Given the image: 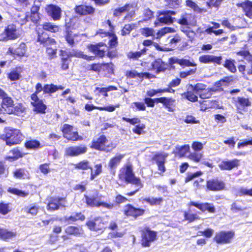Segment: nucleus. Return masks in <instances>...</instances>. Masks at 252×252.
I'll use <instances>...</instances> for the list:
<instances>
[{
  "mask_svg": "<svg viewBox=\"0 0 252 252\" xmlns=\"http://www.w3.org/2000/svg\"><path fill=\"white\" fill-rule=\"evenodd\" d=\"M42 0H34L33 4L31 9V13H39V10L41 6Z\"/></svg>",
  "mask_w": 252,
  "mask_h": 252,
  "instance_id": "obj_46",
  "label": "nucleus"
},
{
  "mask_svg": "<svg viewBox=\"0 0 252 252\" xmlns=\"http://www.w3.org/2000/svg\"><path fill=\"white\" fill-rule=\"evenodd\" d=\"M75 11L79 15L91 14L94 12V9L90 6L85 5H77L75 8Z\"/></svg>",
  "mask_w": 252,
  "mask_h": 252,
  "instance_id": "obj_23",
  "label": "nucleus"
},
{
  "mask_svg": "<svg viewBox=\"0 0 252 252\" xmlns=\"http://www.w3.org/2000/svg\"><path fill=\"white\" fill-rule=\"evenodd\" d=\"M185 95L187 99L190 101L195 102L197 101L198 97L193 92L188 91L187 93L185 94Z\"/></svg>",
  "mask_w": 252,
  "mask_h": 252,
  "instance_id": "obj_59",
  "label": "nucleus"
},
{
  "mask_svg": "<svg viewBox=\"0 0 252 252\" xmlns=\"http://www.w3.org/2000/svg\"><path fill=\"white\" fill-rule=\"evenodd\" d=\"M221 60V56H216L213 55H203L199 58V62L203 63H216L220 64Z\"/></svg>",
  "mask_w": 252,
  "mask_h": 252,
  "instance_id": "obj_15",
  "label": "nucleus"
},
{
  "mask_svg": "<svg viewBox=\"0 0 252 252\" xmlns=\"http://www.w3.org/2000/svg\"><path fill=\"white\" fill-rule=\"evenodd\" d=\"M173 63H178L181 65H185L187 66H195L196 65L195 63H192L189 60L186 59H173Z\"/></svg>",
  "mask_w": 252,
  "mask_h": 252,
  "instance_id": "obj_42",
  "label": "nucleus"
},
{
  "mask_svg": "<svg viewBox=\"0 0 252 252\" xmlns=\"http://www.w3.org/2000/svg\"><path fill=\"white\" fill-rule=\"evenodd\" d=\"M66 201L64 198H52L48 204L47 209L51 211H55L60 207L66 206Z\"/></svg>",
  "mask_w": 252,
  "mask_h": 252,
  "instance_id": "obj_12",
  "label": "nucleus"
},
{
  "mask_svg": "<svg viewBox=\"0 0 252 252\" xmlns=\"http://www.w3.org/2000/svg\"><path fill=\"white\" fill-rule=\"evenodd\" d=\"M167 156L168 155L165 153H160L156 155L153 158V159L156 161L159 174L160 175H162L166 170L164 163Z\"/></svg>",
  "mask_w": 252,
  "mask_h": 252,
  "instance_id": "obj_10",
  "label": "nucleus"
},
{
  "mask_svg": "<svg viewBox=\"0 0 252 252\" xmlns=\"http://www.w3.org/2000/svg\"><path fill=\"white\" fill-rule=\"evenodd\" d=\"M42 28L44 30L49 32H58L61 30L59 27L50 22L44 23Z\"/></svg>",
  "mask_w": 252,
  "mask_h": 252,
  "instance_id": "obj_35",
  "label": "nucleus"
},
{
  "mask_svg": "<svg viewBox=\"0 0 252 252\" xmlns=\"http://www.w3.org/2000/svg\"><path fill=\"white\" fill-rule=\"evenodd\" d=\"M67 57H74L77 58H82L87 61H93L94 60L95 57L92 56H89L87 55H85L83 53L79 50H72L69 52V54L67 55Z\"/></svg>",
  "mask_w": 252,
  "mask_h": 252,
  "instance_id": "obj_25",
  "label": "nucleus"
},
{
  "mask_svg": "<svg viewBox=\"0 0 252 252\" xmlns=\"http://www.w3.org/2000/svg\"><path fill=\"white\" fill-rule=\"evenodd\" d=\"M203 157V154L202 153L194 151L190 153L187 158L193 162L198 163L201 161Z\"/></svg>",
  "mask_w": 252,
  "mask_h": 252,
  "instance_id": "obj_32",
  "label": "nucleus"
},
{
  "mask_svg": "<svg viewBox=\"0 0 252 252\" xmlns=\"http://www.w3.org/2000/svg\"><path fill=\"white\" fill-rule=\"evenodd\" d=\"M13 174L14 176L18 179H24L27 178L29 175L28 172L23 168L16 169Z\"/></svg>",
  "mask_w": 252,
  "mask_h": 252,
  "instance_id": "obj_40",
  "label": "nucleus"
},
{
  "mask_svg": "<svg viewBox=\"0 0 252 252\" xmlns=\"http://www.w3.org/2000/svg\"><path fill=\"white\" fill-rule=\"evenodd\" d=\"M145 128V125L144 124H139L132 129V131L136 134L140 135L144 133V129Z\"/></svg>",
  "mask_w": 252,
  "mask_h": 252,
  "instance_id": "obj_50",
  "label": "nucleus"
},
{
  "mask_svg": "<svg viewBox=\"0 0 252 252\" xmlns=\"http://www.w3.org/2000/svg\"><path fill=\"white\" fill-rule=\"evenodd\" d=\"M144 211L143 209L136 208L129 204L126 205L124 209V214L126 216L135 218L142 215Z\"/></svg>",
  "mask_w": 252,
  "mask_h": 252,
  "instance_id": "obj_13",
  "label": "nucleus"
},
{
  "mask_svg": "<svg viewBox=\"0 0 252 252\" xmlns=\"http://www.w3.org/2000/svg\"><path fill=\"white\" fill-rule=\"evenodd\" d=\"M184 217L186 220L189 222H192L196 220L199 219V217L196 214H192L187 212H184Z\"/></svg>",
  "mask_w": 252,
  "mask_h": 252,
  "instance_id": "obj_48",
  "label": "nucleus"
},
{
  "mask_svg": "<svg viewBox=\"0 0 252 252\" xmlns=\"http://www.w3.org/2000/svg\"><path fill=\"white\" fill-rule=\"evenodd\" d=\"M10 154H12V155H10L7 157L9 159L15 160L21 157V154L18 150H13L10 152Z\"/></svg>",
  "mask_w": 252,
  "mask_h": 252,
  "instance_id": "obj_61",
  "label": "nucleus"
},
{
  "mask_svg": "<svg viewBox=\"0 0 252 252\" xmlns=\"http://www.w3.org/2000/svg\"><path fill=\"white\" fill-rule=\"evenodd\" d=\"M238 194L240 196L246 195L252 196V188L248 189L242 187L239 189Z\"/></svg>",
  "mask_w": 252,
  "mask_h": 252,
  "instance_id": "obj_57",
  "label": "nucleus"
},
{
  "mask_svg": "<svg viewBox=\"0 0 252 252\" xmlns=\"http://www.w3.org/2000/svg\"><path fill=\"white\" fill-rule=\"evenodd\" d=\"M239 165V160L234 159L232 160H223L219 164V167L221 170H230L234 168L237 167Z\"/></svg>",
  "mask_w": 252,
  "mask_h": 252,
  "instance_id": "obj_19",
  "label": "nucleus"
},
{
  "mask_svg": "<svg viewBox=\"0 0 252 252\" xmlns=\"http://www.w3.org/2000/svg\"><path fill=\"white\" fill-rule=\"evenodd\" d=\"M191 147L195 152H198L203 149V144L201 142L195 141L192 143Z\"/></svg>",
  "mask_w": 252,
  "mask_h": 252,
  "instance_id": "obj_62",
  "label": "nucleus"
},
{
  "mask_svg": "<svg viewBox=\"0 0 252 252\" xmlns=\"http://www.w3.org/2000/svg\"><path fill=\"white\" fill-rule=\"evenodd\" d=\"M6 144L9 146L18 144L23 140V135L19 130L16 129H7L5 135L3 138Z\"/></svg>",
  "mask_w": 252,
  "mask_h": 252,
  "instance_id": "obj_3",
  "label": "nucleus"
},
{
  "mask_svg": "<svg viewBox=\"0 0 252 252\" xmlns=\"http://www.w3.org/2000/svg\"><path fill=\"white\" fill-rule=\"evenodd\" d=\"M102 167L101 164H98L94 166V170L91 167V173L90 178L91 180H94L96 176L102 172Z\"/></svg>",
  "mask_w": 252,
  "mask_h": 252,
  "instance_id": "obj_37",
  "label": "nucleus"
},
{
  "mask_svg": "<svg viewBox=\"0 0 252 252\" xmlns=\"http://www.w3.org/2000/svg\"><path fill=\"white\" fill-rule=\"evenodd\" d=\"M117 90V89L116 87L112 86H109L107 88H100L97 87L96 88V90L98 91L99 93H104V96H108V94L107 93L108 92L113 91V90Z\"/></svg>",
  "mask_w": 252,
  "mask_h": 252,
  "instance_id": "obj_54",
  "label": "nucleus"
},
{
  "mask_svg": "<svg viewBox=\"0 0 252 252\" xmlns=\"http://www.w3.org/2000/svg\"><path fill=\"white\" fill-rule=\"evenodd\" d=\"M86 225L90 230L94 231L102 230L104 228L102 220L100 218H96L94 220L88 221Z\"/></svg>",
  "mask_w": 252,
  "mask_h": 252,
  "instance_id": "obj_16",
  "label": "nucleus"
},
{
  "mask_svg": "<svg viewBox=\"0 0 252 252\" xmlns=\"http://www.w3.org/2000/svg\"><path fill=\"white\" fill-rule=\"evenodd\" d=\"M56 85L53 84L46 85L43 87V92L45 93H53L56 91Z\"/></svg>",
  "mask_w": 252,
  "mask_h": 252,
  "instance_id": "obj_58",
  "label": "nucleus"
},
{
  "mask_svg": "<svg viewBox=\"0 0 252 252\" xmlns=\"http://www.w3.org/2000/svg\"><path fill=\"white\" fill-rule=\"evenodd\" d=\"M124 157L125 155L124 154H117L109 161L108 163V168L111 170H115Z\"/></svg>",
  "mask_w": 252,
  "mask_h": 252,
  "instance_id": "obj_22",
  "label": "nucleus"
},
{
  "mask_svg": "<svg viewBox=\"0 0 252 252\" xmlns=\"http://www.w3.org/2000/svg\"><path fill=\"white\" fill-rule=\"evenodd\" d=\"M206 85L203 83H197L195 85L193 86L190 85L189 87L190 89L192 90L196 94L199 95L200 93L203 91Z\"/></svg>",
  "mask_w": 252,
  "mask_h": 252,
  "instance_id": "obj_41",
  "label": "nucleus"
},
{
  "mask_svg": "<svg viewBox=\"0 0 252 252\" xmlns=\"http://www.w3.org/2000/svg\"><path fill=\"white\" fill-rule=\"evenodd\" d=\"M62 130L64 136L69 135L72 131V126L68 124H64L62 127Z\"/></svg>",
  "mask_w": 252,
  "mask_h": 252,
  "instance_id": "obj_60",
  "label": "nucleus"
},
{
  "mask_svg": "<svg viewBox=\"0 0 252 252\" xmlns=\"http://www.w3.org/2000/svg\"><path fill=\"white\" fill-rule=\"evenodd\" d=\"M146 49L144 48L140 51L135 52H130L128 53L127 57L129 58L136 60L138 58L140 57L142 55L144 54L146 52Z\"/></svg>",
  "mask_w": 252,
  "mask_h": 252,
  "instance_id": "obj_45",
  "label": "nucleus"
},
{
  "mask_svg": "<svg viewBox=\"0 0 252 252\" xmlns=\"http://www.w3.org/2000/svg\"><path fill=\"white\" fill-rule=\"evenodd\" d=\"M119 179L123 182L131 183L135 186L136 189L134 191L126 194L128 196L133 195L143 187L140 179L135 176L132 165L129 164H126L120 170Z\"/></svg>",
  "mask_w": 252,
  "mask_h": 252,
  "instance_id": "obj_1",
  "label": "nucleus"
},
{
  "mask_svg": "<svg viewBox=\"0 0 252 252\" xmlns=\"http://www.w3.org/2000/svg\"><path fill=\"white\" fill-rule=\"evenodd\" d=\"M12 107V112H9L8 114L22 116L25 113L26 108L22 103H14Z\"/></svg>",
  "mask_w": 252,
  "mask_h": 252,
  "instance_id": "obj_28",
  "label": "nucleus"
},
{
  "mask_svg": "<svg viewBox=\"0 0 252 252\" xmlns=\"http://www.w3.org/2000/svg\"><path fill=\"white\" fill-rule=\"evenodd\" d=\"M18 37L15 32H2L0 35V41L15 39Z\"/></svg>",
  "mask_w": 252,
  "mask_h": 252,
  "instance_id": "obj_36",
  "label": "nucleus"
},
{
  "mask_svg": "<svg viewBox=\"0 0 252 252\" xmlns=\"http://www.w3.org/2000/svg\"><path fill=\"white\" fill-rule=\"evenodd\" d=\"M98 192L95 190L92 195H85L86 204L91 207H102L103 208L111 210L114 207V204L111 202H106L98 199Z\"/></svg>",
  "mask_w": 252,
  "mask_h": 252,
  "instance_id": "obj_2",
  "label": "nucleus"
},
{
  "mask_svg": "<svg viewBox=\"0 0 252 252\" xmlns=\"http://www.w3.org/2000/svg\"><path fill=\"white\" fill-rule=\"evenodd\" d=\"M225 187L224 183L218 179H212L207 182V188L212 191H218L223 189Z\"/></svg>",
  "mask_w": 252,
  "mask_h": 252,
  "instance_id": "obj_17",
  "label": "nucleus"
},
{
  "mask_svg": "<svg viewBox=\"0 0 252 252\" xmlns=\"http://www.w3.org/2000/svg\"><path fill=\"white\" fill-rule=\"evenodd\" d=\"M191 15L189 14H185L181 16L178 20V23L184 28H188L190 22Z\"/></svg>",
  "mask_w": 252,
  "mask_h": 252,
  "instance_id": "obj_33",
  "label": "nucleus"
},
{
  "mask_svg": "<svg viewBox=\"0 0 252 252\" xmlns=\"http://www.w3.org/2000/svg\"><path fill=\"white\" fill-rule=\"evenodd\" d=\"M65 233L68 235H78L83 233V231L81 227L70 226L65 229Z\"/></svg>",
  "mask_w": 252,
  "mask_h": 252,
  "instance_id": "obj_30",
  "label": "nucleus"
},
{
  "mask_svg": "<svg viewBox=\"0 0 252 252\" xmlns=\"http://www.w3.org/2000/svg\"><path fill=\"white\" fill-rule=\"evenodd\" d=\"M87 48L89 51L99 57L104 56L107 48L106 46L102 42L96 44H90Z\"/></svg>",
  "mask_w": 252,
  "mask_h": 252,
  "instance_id": "obj_9",
  "label": "nucleus"
},
{
  "mask_svg": "<svg viewBox=\"0 0 252 252\" xmlns=\"http://www.w3.org/2000/svg\"><path fill=\"white\" fill-rule=\"evenodd\" d=\"M166 5L170 8L178 7L181 2V0H164Z\"/></svg>",
  "mask_w": 252,
  "mask_h": 252,
  "instance_id": "obj_53",
  "label": "nucleus"
},
{
  "mask_svg": "<svg viewBox=\"0 0 252 252\" xmlns=\"http://www.w3.org/2000/svg\"><path fill=\"white\" fill-rule=\"evenodd\" d=\"M212 89L205 87V89L199 95L202 99H206L210 97L212 95Z\"/></svg>",
  "mask_w": 252,
  "mask_h": 252,
  "instance_id": "obj_49",
  "label": "nucleus"
},
{
  "mask_svg": "<svg viewBox=\"0 0 252 252\" xmlns=\"http://www.w3.org/2000/svg\"><path fill=\"white\" fill-rule=\"evenodd\" d=\"M26 52V46L25 43L20 44L18 48L14 50L12 48H9L7 52L8 54L16 55L18 56H23Z\"/></svg>",
  "mask_w": 252,
  "mask_h": 252,
  "instance_id": "obj_26",
  "label": "nucleus"
},
{
  "mask_svg": "<svg viewBox=\"0 0 252 252\" xmlns=\"http://www.w3.org/2000/svg\"><path fill=\"white\" fill-rule=\"evenodd\" d=\"M46 10L49 16H51L53 20H58L61 18V9L59 6L49 4L46 7Z\"/></svg>",
  "mask_w": 252,
  "mask_h": 252,
  "instance_id": "obj_14",
  "label": "nucleus"
},
{
  "mask_svg": "<svg viewBox=\"0 0 252 252\" xmlns=\"http://www.w3.org/2000/svg\"><path fill=\"white\" fill-rule=\"evenodd\" d=\"M234 236V232L230 231H220L217 233L215 240L218 244H227L231 242Z\"/></svg>",
  "mask_w": 252,
  "mask_h": 252,
  "instance_id": "obj_7",
  "label": "nucleus"
},
{
  "mask_svg": "<svg viewBox=\"0 0 252 252\" xmlns=\"http://www.w3.org/2000/svg\"><path fill=\"white\" fill-rule=\"evenodd\" d=\"M175 12L171 10H163L159 12L158 20L156 21V26H160L163 24H168L173 22L172 15H175Z\"/></svg>",
  "mask_w": 252,
  "mask_h": 252,
  "instance_id": "obj_4",
  "label": "nucleus"
},
{
  "mask_svg": "<svg viewBox=\"0 0 252 252\" xmlns=\"http://www.w3.org/2000/svg\"><path fill=\"white\" fill-rule=\"evenodd\" d=\"M38 40L41 43H44L47 45L49 43L52 44L55 42L54 39L49 37L47 32H39Z\"/></svg>",
  "mask_w": 252,
  "mask_h": 252,
  "instance_id": "obj_29",
  "label": "nucleus"
},
{
  "mask_svg": "<svg viewBox=\"0 0 252 252\" xmlns=\"http://www.w3.org/2000/svg\"><path fill=\"white\" fill-rule=\"evenodd\" d=\"M40 143L36 140H30L25 143V146L28 149H35L38 148Z\"/></svg>",
  "mask_w": 252,
  "mask_h": 252,
  "instance_id": "obj_52",
  "label": "nucleus"
},
{
  "mask_svg": "<svg viewBox=\"0 0 252 252\" xmlns=\"http://www.w3.org/2000/svg\"><path fill=\"white\" fill-rule=\"evenodd\" d=\"M75 166L76 168L82 170H87L91 168L89 162L87 160L81 161Z\"/></svg>",
  "mask_w": 252,
  "mask_h": 252,
  "instance_id": "obj_51",
  "label": "nucleus"
},
{
  "mask_svg": "<svg viewBox=\"0 0 252 252\" xmlns=\"http://www.w3.org/2000/svg\"><path fill=\"white\" fill-rule=\"evenodd\" d=\"M131 8H133L132 5L126 4L123 7L115 9L114 12V15L116 16H119L122 13L130 11Z\"/></svg>",
  "mask_w": 252,
  "mask_h": 252,
  "instance_id": "obj_43",
  "label": "nucleus"
},
{
  "mask_svg": "<svg viewBox=\"0 0 252 252\" xmlns=\"http://www.w3.org/2000/svg\"><path fill=\"white\" fill-rule=\"evenodd\" d=\"M64 137L69 140L77 141L82 140V137L78 135L77 132H71L70 134L64 136Z\"/></svg>",
  "mask_w": 252,
  "mask_h": 252,
  "instance_id": "obj_55",
  "label": "nucleus"
},
{
  "mask_svg": "<svg viewBox=\"0 0 252 252\" xmlns=\"http://www.w3.org/2000/svg\"><path fill=\"white\" fill-rule=\"evenodd\" d=\"M251 105V102L248 98L244 97H238L237 98L235 105L239 113H241V111L244 110L246 107H249Z\"/></svg>",
  "mask_w": 252,
  "mask_h": 252,
  "instance_id": "obj_20",
  "label": "nucleus"
},
{
  "mask_svg": "<svg viewBox=\"0 0 252 252\" xmlns=\"http://www.w3.org/2000/svg\"><path fill=\"white\" fill-rule=\"evenodd\" d=\"M31 104L33 106V110L38 113L45 114L47 106L43 101L40 99L36 94H32L31 96Z\"/></svg>",
  "mask_w": 252,
  "mask_h": 252,
  "instance_id": "obj_6",
  "label": "nucleus"
},
{
  "mask_svg": "<svg viewBox=\"0 0 252 252\" xmlns=\"http://www.w3.org/2000/svg\"><path fill=\"white\" fill-rule=\"evenodd\" d=\"M186 5L187 7L191 8L197 13H200L206 12V10L205 9L200 8L195 2L191 0H187L186 1Z\"/></svg>",
  "mask_w": 252,
  "mask_h": 252,
  "instance_id": "obj_31",
  "label": "nucleus"
},
{
  "mask_svg": "<svg viewBox=\"0 0 252 252\" xmlns=\"http://www.w3.org/2000/svg\"><path fill=\"white\" fill-rule=\"evenodd\" d=\"M224 66L226 67L231 72H235L236 71V68L234 64L233 61L230 60H227L225 61Z\"/></svg>",
  "mask_w": 252,
  "mask_h": 252,
  "instance_id": "obj_56",
  "label": "nucleus"
},
{
  "mask_svg": "<svg viewBox=\"0 0 252 252\" xmlns=\"http://www.w3.org/2000/svg\"><path fill=\"white\" fill-rule=\"evenodd\" d=\"M126 76L130 78H134L138 77L140 78H142L144 77H146L147 78H151V74L149 73H138L137 71L135 70H132L130 71H127L126 73Z\"/></svg>",
  "mask_w": 252,
  "mask_h": 252,
  "instance_id": "obj_27",
  "label": "nucleus"
},
{
  "mask_svg": "<svg viewBox=\"0 0 252 252\" xmlns=\"http://www.w3.org/2000/svg\"><path fill=\"white\" fill-rule=\"evenodd\" d=\"M8 191L12 194H16L21 197H25L28 195V192H26L16 188H9L8 189Z\"/></svg>",
  "mask_w": 252,
  "mask_h": 252,
  "instance_id": "obj_47",
  "label": "nucleus"
},
{
  "mask_svg": "<svg viewBox=\"0 0 252 252\" xmlns=\"http://www.w3.org/2000/svg\"><path fill=\"white\" fill-rule=\"evenodd\" d=\"M68 252H89L87 249L81 246H76Z\"/></svg>",
  "mask_w": 252,
  "mask_h": 252,
  "instance_id": "obj_64",
  "label": "nucleus"
},
{
  "mask_svg": "<svg viewBox=\"0 0 252 252\" xmlns=\"http://www.w3.org/2000/svg\"><path fill=\"white\" fill-rule=\"evenodd\" d=\"M10 211L8 204H0V213L5 215Z\"/></svg>",
  "mask_w": 252,
  "mask_h": 252,
  "instance_id": "obj_63",
  "label": "nucleus"
},
{
  "mask_svg": "<svg viewBox=\"0 0 252 252\" xmlns=\"http://www.w3.org/2000/svg\"><path fill=\"white\" fill-rule=\"evenodd\" d=\"M189 205L195 206L202 212L205 211H208L210 213H214L215 212V208L213 204L208 203H198L193 201H190Z\"/></svg>",
  "mask_w": 252,
  "mask_h": 252,
  "instance_id": "obj_21",
  "label": "nucleus"
},
{
  "mask_svg": "<svg viewBox=\"0 0 252 252\" xmlns=\"http://www.w3.org/2000/svg\"><path fill=\"white\" fill-rule=\"evenodd\" d=\"M107 142V139L105 136L102 135L99 136L96 140H94L91 146L92 148L96 150L104 151H108L109 145L106 146Z\"/></svg>",
  "mask_w": 252,
  "mask_h": 252,
  "instance_id": "obj_11",
  "label": "nucleus"
},
{
  "mask_svg": "<svg viewBox=\"0 0 252 252\" xmlns=\"http://www.w3.org/2000/svg\"><path fill=\"white\" fill-rule=\"evenodd\" d=\"M14 101L10 97L4 98L1 103V108L0 111L2 113L8 114L9 112H12V107L14 105Z\"/></svg>",
  "mask_w": 252,
  "mask_h": 252,
  "instance_id": "obj_18",
  "label": "nucleus"
},
{
  "mask_svg": "<svg viewBox=\"0 0 252 252\" xmlns=\"http://www.w3.org/2000/svg\"><path fill=\"white\" fill-rule=\"evenodd\" d=\"M157 237L156 232L146 228L142 235L141 244L143 247H150L151 244L156 240Z\"/></svg>",
  "mask_w": 252,
  "mask_h": 252,
  "instance_id": "obj_5",
  "label": "nucleus"
},
{
  "mask_svg": "<svg viewBox=\"0 0 252 252\" xmlns=\"http://www.w3.org/2000/svg\"><path fill=\"white\" fill-rule=\"evenodd\" d=\"M15 234L11 231H8L5 229H0V237L3 240L10 239L14 236Z\"/></svg>",
  "mask_w": 252,
  "mask_h": 252,
  "instance_id": "obj_44",
  "label": "nucleus"
},
{
  "mask_svg": "<svg viewBox=\"0 0 252 252\" xmlns=\"http://www.w3.org/2000/svg\"><path fill=\"white\" fill-rule=\"evenodd\" d=\"M87 151V148L85 145L71 146L65 148L64 155L68 157H77L86 153Z\"/></svg>",
  "mask_w": 252,
  "mask_h": 252,
  "instance_id": "obj_8",
  "label": "nucleus"
},
{
  "mask_svg": "<svg viewBox=\"0 0 252 252\" xmlns=\"http://www.w3.org/2000/svg\"><path fill=\"white\" fill-rule=\"evenodd\" d=\"M190 150V147L189 145H185L182 146L176 147V150L178 154L180 157H185Z\"/></svg>",
  "mask_w": 252,
  "mask_h": 252,
  "instance_id": "obj_38",
  "label": "nucleus"
},
{
  "mask_svg": "<svg viewBox=\"0 0 252 252\" xmlns=\"http://www.w3.org/2000/svg\"><path fill=\"white\" fill-rule=\"evenodd\" d=\"M152 69L156 70L157 72L163 70L165 67V64L160 59H158L153 62L152 64Z\"/></svg>",
  "mask_w": 252,
  "mask_h": 252,
  "instance_id": "obj_34",
  "label": "nucleus"
},
{
  "mask_svg": "<svg viewBox=\"0 0 252 252\" xmlns=\"http://www.w3.org/2000/svg\"><path fill=\"white\" fill-rule=\"evenodd\" d=\"M144 200L149 203L151 205H158L163 201L162 197L155 198L153 197H147L144 199Z\"/></svg>",
  "mask_w": 252,
  "mask_h": 252,
  "instance_id": "obj_39",
  "label": "nucleus"
},
{
  "mask_svg": "<svg viewBox=\"0 0 252 252\" xmlns=\"http://www.w3.org/2000/svg\"><path fill=\"white\" fill-rule=\"evenodd\" d=\"M238 6L242 7L247 17L252 19V2L246 0L238 4Z\"/></svg>",
  "mask_w": 252,
  "mask_h": 252,
  "instance_id": "obj_24",
  "label": "nucleus"
}]
</instances>
